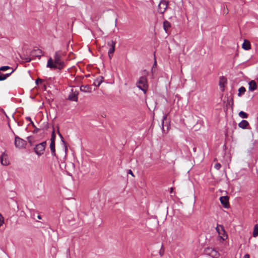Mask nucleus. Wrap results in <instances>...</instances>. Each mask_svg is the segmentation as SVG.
<instances>
[{
  "label": "nucleus",
  "instance_id": "obj_6",
  "mask_svg": "<svg viewBox=\"0 0 258 258\" xmlns=\"http://www.w3.org/2000/svg\"><path fill=\"white\" fill-rule=\"evenodd\" d=\"M168 2L165 0H161L158 5V11L159 13L163 14L167 9Z\"/></svg>",
  "mask_w": 258,
  "mask_h": 258
},
{
  "label": "nucleus",
  "instance_id": "obj_17",
  "mask_svg": "<svg viewBox=\"0 0 258 258\" xmlns=\"http://www.w3.org/2000/svg\"><path fill=\"white\" fill-rule=\"evenodd\" d=\"M32 55L37 57H41L42 56V51L40 49H37L33 50L31 52Z\"/></svg>",
  "mask_w": 258,
  "mask_h": 258
},
{
  "label": "nucleus",
  "instance_id": "obj_8",
  "mask_svg": "<svg viewBox=\"0 0 258 258\" xmlns=\"http://www.w3.org/2000/svg\"><path fill=\"white\" fill-rule=\"evenodd\" d=\"M78 92L74 91L73 89L71 90V92L68 96V99L71 101H77Z\"/></svg>",
  "mask_w": 258,
  "mask_h": 258
},
{
  "label": "nucleus",
  "instance_id": "obj_28",
  "mask_svg": "<svg viewBox=\"0 0 258 258\" xmlns=\"http://www.w3.org/2000/svg\"><path fill=\"white\" fill-rule=\"evenodd\" d=\"M226 82L225 80L224 79H221L220 82H219V85L221 87H224V83Z\"/></svg>",
  "mask_w": 258,
  "mask_h": 258
},
{
  "label": "nucleus",
  "instance_id": "obj_33",
  "mask_svg": "<svg viewBox=\"0 0 258 258\" xmlns=\"http://www.w3.org/2000/svg\"><path fill=\"white\" fill-rule=\"evenodd\" d=\"M166 118H167V115H164L163 119H162V130H163V132H164L163 123H164V120L166 119Z\"/></svg>",
  "mask_w": 258,
  "mask_h": 258
},
{
  "label": "nucleus",
  "instance_id": "obj_26",
  "mask_svg": "<svg viewBox=\"0 0 258 258\" xmlns=\"http://www.w3.org/2000/svg\"><path fill=\"white\" fill-rule=\"evenodd\" d=\"M59 137L61 139V142L64 144V146L65 147V150H67V145H66V142H64V141L63 140V137H62V135L61 134H59Z\"/></svg>",
  "mask_w": 258,
  "mask_h": 258
},
{
  "label": "nucleus",
  "instance_id": "obj_15",
  "mask_svg": "<svg viewBox=\"0 0 258 258\" xmlns=\"http://www.w3.org/2000/svg\"><path fill=\"white\" fill-rule=\"evenodd\" d=\"M249 125L248 122L246 120H242L240 123L238 124V126L239 127L245 129L247 127V126Z\"/></svg>",
  "mask_w": 258,
  "mask_h": 258
},
{
  "label": "nucleus",
  "instance_id": "obj_2",
  "mask_svg": "<svg viewBox=\"0 0 258 258\" xmlns=\"http://www.w3.org/2000/svg\"><path fill=\"white\" fill-rule=\"evenodd\" d=\"M136 85L138 88L142 90L145 94L148 87L147 78L144 76L141 77L137 82Z\"/></svg>",
  "mask_w": 258,
  "mask_h": 258
},
{
  "label": "nucleus",
  "instance_id": "obj_41",
  "mask_svg": "<svg viewBox=\"0 0 258 258\" xmlns=\"http://www.w3.org/2000/svg\"><path fill=\"white\" fill-rule=\"evenodd\" d=\"M193 151L195 152L196 151V147H194L193 148Z\"/></svg>",
  "mask_w": 258,
  "mask_h": 258
},
{
  "label": "nucleus",
  "instance_id": "obj_12",
  "mask_svg": "<svg viewBox=\"0 0 258 258\" xmlns=\"http://www.w3.org/2000/svg\"><path fill=\"white\" fill-rule=\"evenodd\" d=\"M171 27V24L169 22L166 20L163 22V28L164 31L167 33H169V29Z\"/></svg>",
  "mask_w": 258,
  "mask_h": 258
},
{
  "label": "nucleus",
  "instance_id": "obj_10",
  "mask_svg": "<svg viewBox=\"0 0 258 258\" xmlns=\"http://www.w3.org/2000/svg\"><path fill=\"white\" fill-rule=\"evenodd\" d=\"M249 85V90L250 91H254L257 87V85L255 81L252 80L248 83Z\"/></svg>",
  "mask_w": 258,
  "mask_h": 258
},
{
  "label": "nucleus",
  "instance_id": "obj_4",
  "mask_svg": "<svg viewBox=\"0 0 258 258\" xmlns=\"http://www.w3.org/2000/svg\"><path fill=\"white\" fill-rule=\"evenodd\" d=\"M204 253L209 255L213 258H217L219 256L218 252L212 247H207L204 250Z\"/></svg>",
  "mask_w": 258,
  "mask_h": 258
},
{
  "label": "nucleus",
  "instance_id": "obj_18",
  "mask_svg": "<svg viewBox=\"0 0 258 258\" xmlns=\"http://www.w3.org/2000/svg\"><path fill=\"white\" fill-rule=\"evenodd\" d=\"M26 119L27 120L30 121V123L32 124V126H33V127L34 128V130L33 131V133L34 134L37 133L40 129L37 128V127H36V126L35 125V124H34L33 122L32 121V120H31V118L30 117H26Z\"/></svg>",
  "mask_w": 258,
  "mask_h": 258
},
{
  "label": "nucleus",
  "instance_id": "obj_1",
  "mask_svg": "<svg viewBox=\"0 0 258 258\" xmlns=\"http://www.w3.org/2000/svg\"><path fill=\"white\" fill-rule=\"evenodd\" d=\"M62 52L57 51L55 52L54 60L50 57L47 61V67L50 69H62L65 66L64 62L61 60Z\"/></svg>",
  "mask_w": 258,
  "mask_h": 258
},
{
  "label": "nucleus",
  "instance_id": "obj_37",
  "mask_svg": "<svg viewBox=\"0 0 258 258\" xmlns=\"http://www.w3.org/2000/svg\"><path fill=\"white\" fill-rule=\"evenodd\" d=\"M5 80V77H3L2 74H0V81Z\"/></svg>",
  "mask_w": 258,
  "mask_h": 258
},
{
  "label": "nucleus",
  "instance_id": "obj_11",
  "mask_svg": "<svg viewBox=\"0 0 258 258\" xmlns=\"http://www.w3.org/2000/svg\"><path fill=\"white\" fill-rule=\"evenodd\" d=\"M0 160L3 165H7L9 164V161L7 159V155L4 153L1 155Z\"/></svg>",
  "mask_w": 258,
  "mask_h": 258
},
{
  "label": "nucleus",
  "instance_id": "obj_36",
  "mask_svg": "<svg viewBox=\"0 0 258 258\" xmlns=\"http://www.w3.org/2000/svg\"><path fill=\"white\" fill-rule=\"evenodd\" d=\"M127 173L131 174L132 176H134L133 171L131 170H128Z\"/></svg>",
  "mask_w": 258,
  "mask_h": 258
},
{
  "label": "nucleus",
  "instance_id": "obj_40",
  "mask_svg": "<svg viewBox=\"0 0 258 258\" xmlns=\"http://www.w3.org/2000/svg\"><path fill=\"white\" fill-rule=\"evenodd\" d=\"M30 137H28V141H29V142L30 144H31V140H29V139H30Z\"/></svg>",
  "mask_w": 258,
  "mask_h": 258
},
{
  "label": "nucleus",
  "instance_id": "obj_19",
  "mask_svg": "<svg viewBox=\"0 0 258 258\" xmlns=\"http://www.w3.org/2000/svg\"><path fill=\"white\" fill-rule=\"evenodd\" d=\"M50 149L51 150V154L53 156H55V143L50 142Z\"/></svg>",
  "mask_w": 258,
  "mask_h": 258
},
{
  "label": "nucleus",
  "instance_id": "obj_29",
  "mask_svg": "<svg viewBox=\"0 0 258 258\" xmlns=\"http://www.w3.org/2000/svg\"><path fill=\"white\" fill-rule=\"evenodd\" d=\"M10 67L9 66H3L0 68V71H5L8 69H10Z\"/></svg>",
  "mask_w": 258,
  "mask_h": 258
},
{
  "label": "nucleus",
  "instance_id": "obj_5",
  "mask_svg": "<svg viewBox=\"0 0 258 258\" xmlns=\"http://www.w3.org/2000/svg\"><path fill=\"white\" fill-rule=\"evenodd\" d=\"M217 232L218 233L219 237L223 240H225L227 238V235L224 230V227L221 225H217L216 228Z\"/></svg>",
  "mask_w": 258,
  "mask_h": 258
},
{
  "label": "nucleus",
  "instance_id": "obj_3",
  "mask_svg": "<svg viewBox=\"0 0 258 258\" xmlns=\"http://www.w3.org/2000/svg\"><path fill=\"white\" fill-rule=\"evenodd\" d=\"M46 145V141L37 144L34 148L35 153L39 156L42 155L44 153Z\"/></svg>",
  "mask_w": 258,
  "mask_h": 258
},
{
  "label": "nucleus",
  "instance_id": "obj_14",
  "mask_svg": "<svg viewBox=\"0 0 258 258\" xmlns=\"http://www.w3.org/2000/svg\"><path fill=\"white\" fill-rule=\"evenodd\" d=\"M80 89L84 92H90L91 91V87L89 85H82L80 86Z\"/></svg>",
  "mask_w": 258,
  "mask_h": 258
},
{
  "label": "nucleus",
  "instance_id": "obj_21",
  "mask_svg": "<svg viewBox=\"0 0 258 258\" xmlns=\"http://www.w3.org/2000/svg\"><path fill=\"white\" fill-rule=\"evenodd\" d=\"M238 115L241 118H247L248 117V114L242 111H240L238 113Z\"/></svg>",
  "mask_w": 258,
  "mask_h": 258
},
{
  "label": "nucleus",
  "instance_id": "obj_22",
  "mask_svg": "<svg viewBox=\"0 0 258 258\" xmlns=\"http://www.w3.org/2000/svg\"><path fill=\"white\" fill-rule=\"evenodd\" d=\"M114 50H115V47H114L113 46L109 48L108 53V56H109V57L110 58V59L111 58V57L112 56L113 53L114 52Z\"/></svg>",
  "mask_w": 258,
  "mask_h": 258
},
{
  "label": "nucleus",
  "instance_id": "obj_27",
  "mask_svg": "<svg viewBox=\"0 0 258 258\" xmlns=\"http://www.w3.org/2000/svg\"><path fill=\"white\" fill-rule=\"evenodd\" d=\"M15 70H13L10 73L5 75L2 74L3 77H5V80H6L8 77H9L14 72Z\"/></svg>",
  "mask_w": 258,
  "mask_h": 258
},
{
  "label": "nucleus",
  "instance_id": "obj_38",
  "mask_svg": "<svg viewBox=\"0 0 258 258\" xmlns=\"http://www.w3.org/2000/svg\"><path fill=\"white\" fill-rule=\"evenodd\" d=\"M243 258H249V255L248 254H245Z\"/></svg>",
  "mask_w": 258,
  "mask_h": 258
},
{
  "label": "nucleus",
  "instance_id": "obj_23",
  "mask_svg": "<svg viewBox=\"0 0 258 258\" xmlns=\"http://www.w3.org/2000/svg\"><path fill=\"white\" fill-rule=\"evenodd\" d=\"M55 138H56L55 134L54 131L53 130L51 134V139H50L51 142L55 143Z\"/></svg>",
  "mask_w": 258,
  "mask_h": 258
},
{
  "label": "nucleus",
  "instance_id": "obj_7",
  "mask_svg": "<svg viewBox=\"0 0 258 258\" xmlns=\"http://www.w3.org/2000/svg\"><path fill=\"white\" fill-rule=\"evenodd\" d=\"M26 144L27 143L25 140L22 139L18 136L15 137V145L16 147L20 149L23 148L25 147Z\"/></svg>",
  "mask_w": 258,
  "mask_h": 258
},
{
  "label": "nucleus",
  "instance_id": "obj_25",
  "mask_svg": "<svg viewBox=\"0 0 258 258\" xmlns=\"http://www.w3.org/2000/svg\"><path fill=\"white\" fill-rule=\"evenodd\" d=\"M238 96H240V94L244 93L246 91V89L244 87H241L238 90Z\"/></svg>",
  "mask_w": 258,
  "mask_h": 258
},
{
  "label": "nucleus",
  "instance_id": "obj_30",
  "mask_svg": "<svg viewBox=\"0 0 258 258\" xmlns=\"http://www.w3.org/2000/svg\"><path fill=\"white\" fill-rule=\"evenodd\" d=\"M164 248L163 247V245H162L161 246V248L159 251V254L161 256H163V255L164 254Z\"/></svg>",
  "mask_w": 258,
  "mask_h": 258
},
{
  "label": "nucleus",
  "instance_id": "obj_42",
  "mask_svg": "<svg viewBox=\"0 0 258 258\" xmlns=\"http://www.w3.org/2000/svg\"><path fill=\"white\" fill-rule=\"evenodd\" d=\"M37 217H38V218L39 219H41V216H40V215H38V216H37Z\"/></svg>",
  "mask_w": 258,
  "mask_h": 258
},
{
  "label": "nucleus",
  "instance_id": "obj_39",
  "mask_svg": "<svg viewBox=\"0 0 258 258\" xmlns=\"http://www.w3.org/2000/svg\"><path fill=\"white\" fill-rule=\"evenodd\" d=\"M173 189H174L173 187H171L170 188V192L172 193L173 192Z\"/></svg>",
  "mask_w": 258,
  "mask_h": 258
},
{
  "label": "nucleus",
  "instance_id": "obj_16",
  "mask_svg": "<svg viewBox=\"0 0 258 258\" xmlns=\"http://www.w3.org/2000/svg\"><path fill=\"white\" fill-rule=\"evenodd\" d=\"M242 47L245 50H249L250 49V42L247 40H244V42L242 44Z\"/></svg>",
  "mask_w": 258,
  "mask_h": 258
},
{
  "label": "nucleus",
  "instance_id": "obj_35",
  "mask_svg": "<svg viewBox=\"0 0 258 258\" xmlns=\"http://www.w3.org/2000/svg\"><path fill=\"white\" fill-rule=\"evenodd\" d=\"M42 82V80L40 79V78H38L36 81H35V83L36 84H38L39 83H41Z\"/></svg>",
  "mask_w": 258,
  "mask_h": 258
},
{
  "label": "nucleus",
  "instance_id": "obj_34",
  "mask_svg": "<svg viewBox=\"0 0 258 258\" xmlns=\"http://www.w3.org/2000/svg\"><path fill=\"white\" fill-rule=\"evenodd\" d=\"M221 167V165L220 163H216L215 165V168L217 170H219Z\"/></svg>",
  "mask_w": 258,
  "mask_h": 258
},
{
  "label": "nucleus",
  "instance_id": "obj_20",
  "mask_svg": "<svg viewBox=\"0 0 258 258\" xmlns=\"http://www.w3.org/2000/svg\"><path fill=\"white\" fill-rule=\"evenodd\" d=\"M253 236L256 237L258 236V224H255L254 226L253 231L252 233Z\"/></svg>",
  "mask_w": 258,
  "mask_h": 258
},
{
  "label": "nucleus",
  "instance_id": "obj_9",
  "mask_svg": "<svg viewBox=\"0 0 258 258\" xmlns=\"http://www.w3.org/2000/svg\"><path fill=\"white\" fill-rule=\"evenodd\" d=\"M229 197L228 196H223L220 198V201L221 204L225 207H229Z\"/></svg>",
  "mask_w": 258,
  "mask_h": 258
},
{
  "label": "nucleus",
  "instance_id": "obj_43",
  "mask_svg": "<svg viewBox=\"0 0 258 258\" xmlns=\"http://www.w3.org/2000/svg\"><path fill=\"white\" fill-rule=\"evenodd\" d=\"M57 133H58V135H59V134H60L59 130H57Z\"/></svg>",
  "mask_w": 258,
  "mask_h": 258
},
{
  "label": "nucleus",
  "instance_id": "obj_32",
  "mask_svg": "<svg viewBox=\"0 0 258 258\" xmlns=\"http://www.w3.org/2000/svg\"><path fill=\"white\" fill-rule=\"evenodd\" d=\"M22 58L25 60V62H28L31 60V58L29 57H22Z\"/></svg>",
  "mask_w": 258,
  "mask_h": 258
},
{
  "label": "nucleus",
  "instance_id": "obj_31",
  "mask_svg": "<svg viewBox=\"0 0 258 258\" xmlns=\"http://www.w3.org/2000/svg\"><path fill=\"white\" fill-rule=\"evenodd\" d=\"M4 218L3 217L2 215L0 214V227L4 224Z\"/></svg>",
  "mask_w": 258,
  "mask_h": 258
},
{
  "label": "nucleus",
  "instance_id": "obj_24",
  "mask_svg": "<svg viewBox=\"0 0 258 258\" xmlns=\"http://www.w3.org/2000/svg\"><path fill=\"white\" fill-rule=\"evenodd\" d=\"M115 42L113 40H110V41L107 42V45L109 46L110 48L112 47V46L113 47H115Z\"/></svg>",
  "mask_w": 258,
  "mask_h": 258
},
{
  "label": "nucleus",
  "instance_id": "obj_13",
  "mask_svg": "<svg viewBox=\"0 0 258 258\" xmlns=\"http://www.w3.org/2000/svg\"><path fill=\"white\" fill-rule=\"evenodd\" d=\"M104 78L100 76L99 77L96 78L93 83L94 85L96 87H99L100 84L103 81Z\"/></svg>",
  "mask_w": 258,
  "mask_h": 258
}]
</instances>
